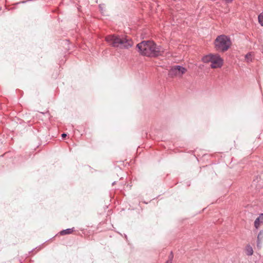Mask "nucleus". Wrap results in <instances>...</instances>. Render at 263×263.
<instances>
[{
  "instance_id": "7ed1b4c3",
  "label": "nucleus",
  "mask_w": 263,
  "mask_h": 263,
  "mask_svg": "<svg viewBox=\"0 0 263 263\" xmlns=\"http://www.w3.org/2000/svg\"><path fill=\"white\" fill-rule=\"evenodd\" d=\"M214 44L217 51L224 52L228 50L231 46V42L230 39L227 36L220 35L217 37Z\"/></svg>"
},
{
  "instance_id": "2eb2a0df",
  "label": "nucleus",
  "mask_w": 263,
  "mask_h": 263,
  "mask_svg": "<svg viewBox=\"0 0 263 263\" xmlns=\"http://www.w3.org/2000/svg\"><path fill=\"white\" fill-rule=\"evenodd\" d=\"M261 51H262V52L263 53V47H262V48H261Z\"/></svg>"
},
{
  "instance_id": "f03ea898",
  "label": "nucleus",
  "mask_w": 263,
  "mask_h": 263,
  "mask_svg": "<svg viewBox=\"0 0 263 263\" xmlns=\"http://www.w3.org/2000/svg\"><path fill=\"white\" fill-rule=\"evenodd\" d=\"M106 41L114 47L120 48H129L133 45V41L124 35L112 34L105 37Z\"/></svg>"
},
{
  "instance_id": "20e7f679",
  "label": "nucleus",
  "mask_w": 263,
  "mask_h": 263,
  "mask_svg": "<svg viewBox=\"0 0 263 263\" xmlns=\"http://www.w3.org/2000/svg\"><path fill=\"white\" fill-rule=\"evenodd\" d=\"M204 63H211L212 68H220L223 65V60L218 54H210L202 58Z\"/></svg>"
},
{
  "instance_id": "0eeeda50",
  "label": "nucleus",
  "mask_w": 263,
  "mask_h": 263,
  "mask_svg": "<svg viewBox=\"0 0 263 263\" xmlns=\"http://www.w3.org/2000/svg\"><path fill=\"white\" fill-rule=\"evenodd\" d=\"M73 229L74 228H71V229H67L66 230H63V231H61L60 232V234L61 235H67V234H70L71 233H72V232H73Z\"/></svg>"
},
{
  "instance_id": "f8f14e48",
  "label": "nucleus",
  "mask_w": 263,
  "mask_h": 263,
  "mask_svg": "<svg viewBox=\"0 0 263 263\" xmlns=\"http://www.w3.org/2000/svg\"><path fill=\"white\" fill-rule=\"evenodd\" d=\"M67 136V135L66 134H63L62 135V137L63 138H65Z\"/></svg>"
},
{
  "instance_id": "f257e3e1",
  "label": "nucleus",
  "mask_w": 263,
  "mask_h": 263,
  "mask_svg": "<svg viewBox=\"0 0 263 263\" xmlns=\"http://www.w3.org/2000/svg\"><path fill=\"white\" fill-rule=\"evenodd\" d=\"M137 47L142 55L153 57L160 54V47L152 41H144L137 44Z\"/></svg>"
},
{
  "instance_id": "423d86ee",
  "label": "nucleus",
  "mask_w": 263,
  "mask_h": 263,
  "mask_svg": "<svg viewBox=\"0 0 263 263\" xmlns=\"http://www.w3.org/2000/svg\"><path fill=\"white\" fill-rule=\"evenodd\" d=\"M261 224H263V214H261L254 221V227L256 229H258Z\"/></svg>"
},
{
  "instance_id": "9d476101",
  "label": "nucleus",
  "mask_w": 263,
  "mask_h": 263,
  "mask_svg": "<svg viewBox=\"0 0 263 263\" xmlns=\"http://www.w3.org/2000/svg\"><path fill=\"white\" fill-rule=\"evenodd\" d=\"M174 258V254L172 252H171L167 257V260L165 261V263H172L173 259Z\"/></svg>"
},
{
  "instance_id": "39448f33",
  "label": "nucleus",
  "mask_w": 263,
  "mask_h": 263,
  "mask_svg": "<svg viewBox=\"0 0 263 263\" xmlns=\"http://www.w3.org/2000/svg\"><path fill=\"white\" fill-rule=\"evenodd\" d=\"M187 70L185 68L176 65L173 66L169 71L168 75L172 77L181 78L183 74L186 72Z\"/></svg>"
},
{
  "instance_id": "6e6552de",
  "label": "nucleus",
  "mask_w": 263,
  "mask_h": 263,
  "mask_svg": "<svg viewBox=\"0 0 263 263\" xmlns=\"http://www.w3.org/2000/svg\"><path fill=\"white\" fill-rule=\"evenodd\" d=\"M253 59V55L251 52H249L245 55V61L248 63L252 62Z\"/></svg>"
},
{
  "instance_id": "4468645a",
  "label": "nucleus",
  "mask_w": 263,
  "mask_h": 263,
  "mask_svg": "<svg viewBox=\"0 0 263 263\" xmlns=\"http://www.w3.org/2000/svg\"><path fill=\"white\" fill-rule=\"evenodd\" d=\"M227 2L229 3L231 2L233 0H225Z\"/></svg>"
},
{
  "instance_id": "ddd939ff",
  "label": "nucleus",
  "mask_w": 263,
  "mask_h": 263,
  "mask_svg": "<svg viewBox=\"0 0 263 263\" xmlns=\"http://www.w3.org/2000/svg\"><path fill=\"white\" fill-rule=\"evenodd\" d=\"M259 238H260V234L258 235L257 239H258V243H259Z\"/></svg>"
},
{
  "instance_id": "1a4fd4ad",
  "label": "nucleus",
  "mask_w": 263,
  "mask_h": 263,
  "mask_svg": "<svg viewBox=\"0 0 263 263\" xmlns=\"http://www.w3.org/2000/svg\"><path fill=\"white\" fill-rule=\"evenodd\" d=\"M246 254L247 255L251 256L253 253V250L252 247L250 246H248L246 249Z\"/></svg>"
},
{
  "instance_id": "9b49d317",
  "label": "nucleus",
  "mask_w": 263,
  "mask_h": 263,
  "mask_svg": "<svg viewBox=\"0 0 263 263\" xmlns=\"http://www.w3.org/2000/svg\"><path fill=\"white\" fill-rule=\"evenodd\" d=\"M258 20L259 23L261 25V26H263V12L259 14L258 16Z\"/></svg>"
}]
</instances>
